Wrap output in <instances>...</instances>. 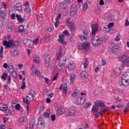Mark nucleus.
I'll list each match as a JSON object with an SVG mask.
<instances>
[{
  "label": "nucleus",
  "instance_id": "nucleus-1",
  "mask_svg": "<svg viewBox=\"0 0 129 129\" xmlns=\"http://www.w3.org/2000/svg\"><path fill=\"white\" fill-rule=\"evenodd\" d=\"M91 43L93 46H100L102 44V40L99 38L97 36L94 35Z\"/></svg>",
  "mask_w": 129,
  "mask_h": 129
},
{
  "label": "nucleus",
  "instance_id": "nucleus-2",
  "mask_svg": "<svg viewBox=\"0 0 129 129\" xmlns=\"http://www.w3.org/2000/svg\"><path fill=\"white\" fill-rule=\"evenodd\" d=\"M67 25L70 27V30L73 32L75 30V24H74V21H73V18H69L67 19Z\"/></svg>",
  "mask_w": 129,
  "mask_h": 129
},
{
  "label": "nucleus",
  "instance_id": "nucleus-3",
  "mask_svg": "<svg viewBox=\"0 0 129 129\" xmlns=\"http://www.w3.org/2000/svg\"><path fill=\"white\" fill-rule=\"evenodd\" d=\"M90 46V43L89 42H84L79 45V49L80 50H85V51H88L89 49V47Z\"/></svg>",
  "mask_w": 129,
  "mask_h": 129
},
{
  "label": "nucleus",
  "instance_id": "nucleus-4",
  "mask_svg": "<svg viewBox=\"0 0 129 129\" xmlns=\"http://www.w3.org/2000/svg\"><path fill=\"white\" fill-rule=\"evenodd\" d=\"M80 77L84 80L85 82H88L89 81L88 73L85 71H83L80 73Z\"/></svg>",
  "mask_w": 129,
  "mask_h": 129
},
{
  "label": "nucleus",
  "instance_id": "nucleus-5",
  "mask_svg": "<svg viewBox=\"0 0 129 129\" xmlns=\"http://www.w3.org/2000/svg\"><path fill=\"white\" fill-rule=\"evenodd\" d=\"M105 20L106 21H108V20H110V21H115L116 20V15L111 13H107L105 15Z\"/></svg>",
  "mask_w": 129,
  "mask_h": 129
},
{
  "label": "nucleus",
  "instance_id": "nucleus-6",
  "mask_svg": "<svg viewBox=\"0 0 129 129\" xmlns=\"http://www.w3.org/2000/svg\"><path fill=\"white\" fill-rule=\"evenodd\" d=\"M85 100H86V98L85 97H80L76 99V103L78 105H81L85 102Z\"/></svg>",
  "mask_w": 129,
  "mask_h": 129
},
{
  "label": "nucleus",
  "instance_id": "nucleus-7",
  "mask_svg": "<svg viewBox=\"0 0 129 129\" xmlns=\"http://www.w3.org/2000/svg\"><path fill=\"white\" fill-rule=\"evenodd\" d=\"M3 46H5L6 49H10L13 47V40H4L3 42Z\"/></svg>",
  "mask_w": 129,
  "mask_h": 129
},
{
  "label": "nucleus",
  "instance_id": "nucleus-8",
  "mask_svg": "<svg viewBox=\"0 0 129 129\" xmlns=\"http://www.w3.org/2000/svg\"><path fill=\"white\" fill-rule=\"evenodd\" d=\"M76 66L75 62L73 60H71L68 62L67 68L68 70H74V69H75Z\"/></svg>",
  "mask_w": 129,
  "mask_h": 129
},
{
  "label": "nucleus",
  "instance_id": "nucleus-9",
  "mask_svg": "<svg viewBox=\"0 0 129 129\" xmlns=\"http://www.w3.org/2000/svg\"><path fill=\"white\" fill-rule=\"evenodd\" d=\"M23 44L26 48H31V47H32V40L25 38L23 40Z\"/></svg>",
  "mask_w": 129,
  "mask_h": 129
},
{
  "label": "nucleus",
  "instance_id": "nucleus-10",
  "mask_svg": "<svg viewBox=\"0 0 129 129\" xmlns=\"http://www.w3.org/2000/svg\"><path fill=\"white\" fill-rule=\"evenodd\" d=\"M65 112V108L62 107H60L57 108V109L56 110V115L57 116H61L62 114H64Z\"/></svg>",
  "mask_w": 129,
  "mask_h": 129
},
{
  "label": "nucleus",
  "instance_id": "nucleus-11",
  "mask_svg": "<svg viewBox=\"0 0 129 129\" xmlns=\"http://www.w3.org/2000/svg\"><path fill=\"white\" fill-rule=\"evenodd\" d=\"M119 85L121 86H124V87H127L129 85V80H125L124 79H121V80L119 83Z\"/></svg>",
  "mask_w": 129,
  "mask_h": 129
},
{
  "label": "nucleus",
  "instance_id": "nucleus-12",
  "mask_svg": "<svg viewBox=\"0 0 129 129\" xmlns=\"http://www.w3.org/2000/svg\"><path fill=\"white\" fill-rule=\"evenodd\" d=\"M35 95V90H31L26 97L29 99V101H32L34 99V95Z\"/></svg>",
  "mask_w": 129,
  "mask_h": 129
},
{
  "label": "nucleus",
  "instance_id": "nucleus-13",
  "mask_svg": "<svg viewBox=\"0 0 129 129\" xmlns=\"http://www.w3.org/2000/svg\"><path fill=\"white\" fill-rule=\"evenodd\" d=\"M98 31V25L97 24H92V35H95Z\"/></svg>",
  "mask_w": 129,
  "mask_h": 129
},
{
  "label": "nucleus",
  "instance_id": "nucleus-14",
  "mask_svg": "<svg viewBox=\"0 0 129 129\" xmlns=\"http://www.w3.org/2000/svg\"><path fill=\"white\" fill-rule=\"evenodd\" d=\"M76 13H77V7L76 6H72L70 13L71 17H74V16L76 15Z\"/></svg>",
  "mask_w": 129,
  "mask_h": 129
},
{
  "label": "nucleus",
  "instance_id": "nucleus-15",
  "mask_svg": "<svg viewBox=\"0 0 129 129\" xmlns=\"http://www.w3.org/2000/svg\"><path fill=\"white\" fill-rule=\"evenodd\" d=\"M45 65L46 67H49L50 64V56L47 54L44 55Z\"/></svg>",
  "mask_w": 129,
  "mask_h": 129
},
{
  "label": "nucleus",
  "instance_id": "nucleus-16",
  "mask_svg": "<svg viewBox=\"0 0 129 129\" xmlns=\"http://www.w3.org/2000/svg\"><path fill=\"white\" fill-rule=\"evenodd\" d=\"M38 123L39 125L44 127L45 126V119L43 117H40L38 119Z\"/></svg>",
  "mask_w": 129,
  "mask_h": 129
},
{
  "label": "nucleus",
  "instance_id": "nucleus-17",
  "mask_svg": "<svg viewBox=\"0 0 129 129\" xmlns=\"http://www.w3.org/2000/svg\"><path fill=\"white\" fill-rule=\"evenodd\" d=\"M67 91H68V88H67V85L64 84L63 85L62 90V97L63 98H66V94L67 93Z\"/></svg>",
  "mask_w": 129,
  "mask_h": 129
},
{
  "label": "nucleus",
  "instance_id": "nucleus-18",
  "mask_svg": "<svg viewBox=\"0 0 129 129\" xmlns=\"http://www.w3.org/2000/svg\"><path fill=\"white\" fill-rule=\"evenodd\" d=\"M128 59H129V57H127L125 55L118 58L119 61H121L123 64H125V62Z\"/></svg>",
  "mask_w": 129,
  "mask_h": 129
},
{
  "label": "nucleus",
  "instance_id": "nucleus-19",
  "mask_svg": "<svg viewBox=\"0 0 129 129\" xmlns=\"http://www.w3.org/2000/svg\"><path fill=\"white\" fill-rule=\"evenodd\" d=\"M6 30L8 33L12 32V31H13V23H12V22L8 23L6 27Z\"/></svg>",
  "mask_w": 129,
  "mask_h": 129
},
{
  "label": "nucleus",
  "instance_id": "nucleus-20",
  "mask_svg": "<svg viewBox=\"0 0 129 129\" xmlns=\"http://www.w3.org/2000/svg\"><path fill=\"white\" fill-rule=\"evenodd\" d=\"M20 54V52L18 49H15L13 50L11 52V57H18Z\"/></svg>",
  "mask_w": 129,
  "mask_h": 129
},
{
  "label": "nucleus",
  "instance_id": "nucleus-21",
  "mask_svg": "<svg viewBox=\"0 0 129 129\" xmlns=\"http://www.w3.org/2000/svg\"><path fill=\"white\" fill-rule=\"evenodd\" d=\"M8 109V105L2 103L0 104V110L5 112Z\"/></svg>",
  "mask_w": 129,
  "mask_h": 129
},
{
  "label": "nucleus",
  "instance_id": "nucleus-22",
  "mask_svg": "<svg viewBox=\"0 0 129 129\" xmlns=\"http://www.w3.org/2000/svg\"><path fill=\"white\" fill-rule=\"evenodd\" d=\"M59 67H60V69H56L57 72H60V71H61L62 69L65 67V63L62 62V61H61V60H60L59 62Z\"/></svg>",
  "mask_w": 129,
  "mask_h": 129
},
{
  "label": "nucleus",
  "instance_id": "nucleus-23",
  "mask_svg": "<svg viewBox=\"0 0 129 129\" xmlns=\"http://www.w3.org/2000/svg\"><path fill=\"white\" fill-rule=\"evenodd\" d=\"M31 71L32 73H35L38 77H41V72L38 70L34 69V67L31 68Z\"/></svg>",
  "mask_w": 129,
  "mask_h": 129
},
{
  "label": "nucleus",
  "instance_id": "nucleus-24",
  "mask_svg": "<svg viewBox=\"0 0 129 129\" xmlns=\"http://www.w3.org/2000/svg\"><path fill=\"white\" fill-rule=\"evenodd\" d=\"M98 107L99 106L100 107H102V106H104V103L101 100H97L95 102V104Z\"/></svg>",
  "mask_w": 129,
  "mask_h": 129
},
{
  "label": "nucleus",
  "instance_id": "nucleus-25",
  "mask_svg": "<svg viewBox=\"0 0 129 129\" xmlns=\"http://www.w3.org/2000/svg\"><path fill=\"white\" fill-rule=\"evenodd\" d=\"M59 39H58V43H61L62 45H66L67 43L64 41V36H59Z\"/></svg>",
  "mask_w": 129,
  "mask_h": 129
},
{
  "label": "nucleus",
  "instance_id": "nucleus-26",
  "mask_svg": "<svg viewBox=\"0 0 129 129\" xmlns=\"http://www.w3.org/2000/svg\"><path fill=\"white\" fill-rule=\"evenodd\" d=\"M5 112H6V115H14L15 113L13 110H11L8 108Z\"/></svg>",
  "mask_w": 129,
  "mask_h": 129
},
{
  "label": "nucleus",
  "instance_id": "nucleus-27",
  "mask_svg": "<svg viewBox=\"0 0 129 129\" xmlns=\"http://www.w3.org/2000/svg\"><path fill=\"white\" fill-rule=\"evenodd\" d=\"M75 113V110L74 109L70 108L69 112L67 113V116H72V115H74Z\"/></svg>",
  "mask_w": 129,
  "mask_h": 129
},
{
  "label": "nucleus",
  "instance_id": "nucleus-28",
  "mask_svg": "<svg viewBox=\"0 0 129 129\" xmlns=\"http://www.w3.org/2000/svg\"><path fill=\"white\" fill-rule=\"evenodd\" d=\"M17 21L19 22L21 24H23L24 22H25L24 18H22V16L21 15H16V16Z\"/></svg>",
  "mask_w": 129,
  "mask_h": 129
},
{
  "label": "nucleus",
  "instance_id": "nucleus-29",
  "mask_svg": "<svg viewBox=\"0 0 129 129\" xmlns=\"http://www.w3.org/2000/svg\"><path fill=\"white\" fill-rule=\"evenodd\" d=\"M33 61L34 62V63H37V64H39L40 63V57L38 55H34Z\"/></svg>",
  "mask_w": 129,
  "mask_h": 129
},
{
  "label": "nucleus",
  "instance_id": "nucleus-30",
  "mask_svg": "<svg viewBox=\"0 0 129 129\" xmlns=\"http://www.w3.org/2000/svg\"><path fill=\"white\" fill-rule=\"evenodd\" d=\"M61 56H62V47H60L59 48L58 53L56 56L57 61H59V59H60V58Z\"/></svg>",
  "mask_w": 129,
  "mask_h": 129
},
{
  "label": "nucleus",
  "instance_id": "nucleus-31",
  "mask_svg": "<svg viewBox=\"0 0 129 129\" xmlns=\"http://www.w3.org/2000/svg\"><path fill=\"white\" fill-rule=\"evenodd\" d=\"M120 73H121V70L119 68H116L114 70V74L116 76H118L120 75Z\"/></svg>",
  "mask_w": 129,
  "mask_h": 129
},
{
  "label": "nucleus",
  "instance_id": "nucleus-32",
  "mask_svg": "<svg viewBox=\"0 0 129 129\" xmlns=\"http://www.w3.org/2000/svg\"><path fill=\"white\" fill-rule=\"evenodd\" d=\"M36 124V121H35V119H32L30 121L29 123V129H33V127H34V125Z\"/></svg>",
  "mask_w": 129,
  "mask_h": 129
},
{
  "label": "nucleus",
  "instance_id": "nucleus-33",
  "mask_svg": "<svg viewBox=\"0 0 129 129\" xmlns=\"http://www.w3.org/2000/svg\"><path fill=\"white\" fill-rule=\"evenodd\" d=\"M78 95H79V91L77 90H76L72 93V97H74V98H75V97H77Z\"/></svg>",
  "mask_w": 129,
  "mask_h": 129
},
{
  "label": "nucleus",
  "instance_id": "nucleus-34",
  "mask_svg": "<svg viewBox=\"0 0 129 129\" xmlns=\"http://www.w3.org/2000/svg\"><path fill=\"white\" fill-rule=\"evenodd\" d=\"M122 79L129 80V72L125 73L122 76Z\"/></svg>",
  "mask_w": 129,
  "mask_h": 129
},
{
  "label": "nucleus",
  "instance_id": "nucleus-35",
  "mask_svg": "<svg viewBox=\"0 0 129 129\" xmlns=\"http://www.w3.org/2000/svg\"><path fill=\"white\" fill-rule=\"evenodd\" d=\"M111 49L113 53H116L117 52V46L114 44L112 45Z\"/></svg>",
  "mask_w": 129,
  "mask_h": 129
},
{
  "label": "nucleus",
  "instance_id": "nucleus-36",
  "mask_svg": "<svg viewBox=\"0 0 129 129\" xmlns=\"http://www.w3.org/2000/svg\"><path fill=\"white\" fill-rule=\"evenodd\" d=\"M6 8H7V5L4 3H2L1 4V8L0 9V11L1 12H5L6 11Z\"/></svg>",
  "mask_w": 129,
  "mask_h": 129
},
{
  "label": "nucleus",
  "instance_id": "nucleus-37",
  "mask_svg": "<svg viewBox=\"0 0 129 129\" xmlns=\"http://www.w3.org/2000/svg\"><path fill=\"white\" fill-rule=\"evenodd\" d=\"M28 120V118L27 117L24 116V117H21L19 120V122H25Z\"/></svg>",
  "mask_w": 129,
  "mask_h": 129
},
{
  "label": "nucleus",
  "instance_id": "nucleus-38",
  "mask_svg": "<svg viewBox=\"0 0 129 129\" xmlns=\"http://www.w3.org/2000/svg\"><path fill=\"white\" fill-rule=\"evenodd\" d=\"M83 64L84 65V68H86L88 66V60L87 58H85L83 61Z\"/></svg>",
  "mask_w": 129,
  "mask_h": 129
},
{
  "label": "nucleus",
  "instance_id": "nucleus-39",
  "mask_svg": "<svg viewBox=\"0 0 129 129\" xmlns=\"http://www.w3.org/2000/svg\"><path fill=\"white\" fill-rule=\"evenodd\" d=\"M24 12L27 15H30L31 14V8L30 7H26L24 9Z\"/></svg>",
  "mask_w": 129,
  "mask_h": 129
},
{
  "label": "nucleus",
  "instance_id": "nucleus-40",
  "mask_svg": "<svg viewBox=\"0 0 129 129\" xmlns=\"http://www.w3.org/2000/svg\"><path fill=\"white\" fill-rule=\"evenodd\" d=\"M6 18V14L4 13V12L2 11L0 12V20L4 21Z\"/></svg>",
  "mask_w": 129,
  "mask_h": 129
},
{
  "label": "nucleus",
  "instance_id": "nucleus-41",
  "mask_svg": "<svg viewBox=\"0 0 129 129\" xmlns=\"http://www.w3.org/2000/svg\"><path fill=\"white\" fill-rule=\"evenodd\" d=\"M50 110H47V112H45L43 114V116L44 117H45V118H49V117H50Z\"/></svg>",
  "mask_w": 129,
  "mask_h": 129
},
{
  "label": "nucleus",
  "instance_id": "nucleus-42",
  "mask_svg": "<svg viewBox=\"0 0 129 129\" xmlns=\"http://www.w3.org/2000/svg\"><path fill=\"white\" fill-rule=\"evenodd\" d=\"M45 32H48V33H51L52 31H53V29H52V28L50 26H46L45 27Z\"/></svg>",
  "mask_w": 129,
  "mask_h": 129
},
{
  "label": "nucleus",
  "instance_id": "nucleus-43",
  "mask_svg": "<svg viewBox=\"0 0 129 129\" xmlns=\"http://www.w3.org/2000/svg\"><path fill=\"white\" fill-rule=\"evenodd\" d=\"M8 77V73H4L2 76L1 77V79L4 81H6L7 80V78Z\"/></svg>",
  "mask_w": 129,
  "mask_h": 129
},
{
  "label": "nucleus",
  "instance_id": "nucleus-44",
  "mask_svg": "<svg viewBox=\"0 0 129 129\" xmlns=\"http://www.w3.org/2000/svg\"><path fill=\"white\" fill-rule=\"evenodd\" d=\"M92 111H94V112H97L98 111V107L96 104L93 106Z\"/></svg>",
  "mask_w": 129,
  "mask_h": 129
},
{
  "label": "nucleus",
  "instance_id": "nucleus-45",
  "mask_svg": "<svg viewBox=\"0 0 129 129\" xmlns=\"http://www.w3.org/2000/svg\"><path fill=\"white\" fill-rule=\"evenodd\" d=\"M75 79V75L71 74L70 76V80L71 83H72L74 81Z\"/></svg>",
  "mask_w": 129,
  "mask_h": 129
},
{
  "label": "nucleus",
  "instance_id": "nucleus-46",
  "mask_svg": "<svg viewBox=\"0 0 129 129\" xmlns=\"http://www.w3.org/2000/svg\"><path fill=\"white\" fill-rule=\"evenodd\" d=\"M83 34L87 38L90 37V31L89 30H88L87 31H84Z\"/></svg>",
  "mask_w": 129,
  "mask_h": 129
},
{
  "label": "nucleus",
  "instance_id": "nucleus-47",
  "mask_svg": "<svg viewBox=\"0 0 129 129\" xmlns=\"http://www.w3.org/2000/svg\"><path fill=\"white\" fill-rule=\"evenodd\" d=\"M8 69H9V72H10V73L11 72H13V71H15L16 70L15 69V68H14V67H13V66H12V65H10L8 66Z\"/></svg>",
  "mask_w": 129,
  "mask_h": 129
},
{
  "label": "nucleus",
  "instance_id": "nucleus-48",
  "mask_svg": "<svg viewBox=\"0 0 129 129\" xmlns=\"http://www.w3.org/2000/svg\"><path fill=\"white\" fill-rule=\"evenodd\" d=\"M19 44H20V42L18 40L16 41H15L14 42V41H13L12 47H18L19 46Z\"/></svg>",
  "mask_w": 129,
  "mask_h": 129
},
{
  "label": "nucleus",
  "instance_id": "nucleus-49",
  "mask_svg": "<svg viewBox=\"0 0 129 129\" xmlns=\"http://www.w3.org/2000/svg\"><path fill=\"white\" fill-rule=\"evenodd\" d=\"M87 9H88V4H87V3H86L84 4L83 6L82 11H86Z\"/></svg>",
  "mask_w": 129,
  "mask_h": 129
},
{
  "label": "nucleus",
  "instance_id": "nucleus-50",
  "mask_svg": "<svg viewBox=\"0 0 129 129\" xmlns=\"http://www.w3.org/2000/svg\"><path fill=\"white\" fill-rule=\"evenodd\" d=\"M101 109L103 112H105L106 111H108V107H105L104 106L101 107Z\"/></svg>",
  "mask_w": 129,
  "mask_h": 129
},
{
  "label": "nucleus",
  "instance_id": "nucleus-51",
  "mask_svg": "<svg viewBox=\"0 0 129 129\" xmlns=\"http://www.w3.org/2000/svg\"><path fill=\"white\" fill-rule=\"evenodd\" d=\"M38 43H39V38H36L32 41V44H33V45H37L38 44Z\"/></svg>",
  "mask_w": 129,
  "mask_h": 129
},
{
  "label": "nucleus",
  "instance_id": "nucleus-52",
  "mask_svg": "<svg viewBox=\"0 0 129 129\" xmlns=\"http://www.w3.org/2000/svg\"><path fill=\"white\" fill-rule=\"evenodd\" d=\"M3 53H4V47L2 46L1 47V49H0V57H1V58H3V57H4Z\"/></svg>",
  "mask_w": 129,
  "mask_h": 129
},
{
  "label": "nucleus",
  "instance_id": "nucleus-53",
  "mask_svg": "<svg viewBox=\"0 0 129 129\" xmlns=\"http://www.w3.org/2000/svg\"><path fill=\"white\" fill-rule=\"evenodd\" d=\"M10 73L12 77L14 78H16V77H17V72H16V70L13 72H11Z\"/></svg>",
  "mask_w": 129,
  "mask_h": 129
},
{
  "label": "nucleus",
  "instance_id": "nucleus-54",
  "mask_svg": "<svg viewBox=\"0 0 129 129\" xmlns=\"http://www.w3.org/2000/svg\"><path fill=\"white\" fill-rule=\"evenodd\" d=\"M24 31V26L20 25L19 26V33H23Z\"/></svg>",
  "mask_w": 129,
  "mask_h": 129
},
{
  "label": "nucleus",
  "instance_id": "nucleus-55",
  "mask_svg": "<svg viewBox=\"0 0 129 129\" xmlns=\"http://www.w3.org/2000/svg\"><path fill=\"white\" fill-rule=\"evenodd\" d=\"M59 25H60V21L55 20V22L54 23V27H55V28H58Z\"/></svg>",
  "mask_w": 129,
  "mask_h": 129
},
{
  "label": "nucleus",
  "instance_id": "nucleus-56",
  "mask_svg": "<svg viewBox=\"0 0 129 129\" xmlns=\"http://www.w3.org/2000/svg\"><path fill=\"white\" fill-rule=\"evenodd\" d=\"M103 30L105 31V33H107L110 31V29L108 28V26L104 27Z\"/></svg>",
  "mask_w": 129,
  "mask_h": 129
},
{
  "label": "nucleus",
  "instance_id": "nucleus-57",
  "mask_svg": "<svg viewBox=\"0 0 129 129\" xmlns=\"http://www.w3.org/2000/svg\"><path fill=\"white\" fill-rule=\"evenodd\" d=\"M107 26H108V28L110 29H111V28H112L113 27V26H114V23L113 22H111V23H109Z\"/></svg>",
  "mask_w": 129,
  "mask_h": 129
},
{
  "label": "nucleus",
  "instance_id": "nucleus-58",
  "mask_svg": "<svg viewBox=\"0 0 129 129\" xmlns=\"http://www.w3.org/2000/svg\"><path fill=\"white\" fill-rule=\"evenodd\" d=\"M80 38L81 41H85V40H86V38L87 37L84 35H80Z\"/></svg>",
  "mask_w": 129,
  "mask_h": 129
},
{
  "label": "nucleus",
  "instance_id": "nucleus-59",
  "mask_svg": "<svg viewBox=\"0 0 129 129\" xmlns=\"http://www.w3.org/2000/svg\"><path fill=\"white\" fill-rule=\"evenodd\" d=\"M50 118L52 121H55V120H56V116L55 115V114H52L51 115Z\"/></svg>",
  "mask_w": 129,
  "mask_h": 129
},
{
  "label": "nucleus",
  "instance_id": "nucleus-60",
  "mask_svg": "<svg viewBox=\"0 0 129 129\" xmlns=\"http://www.w3.org/2000/svg\"><path fill=\"white\" fill-rule=\"evenodd\" d=\"M30 101V100L28 98L26 97V98H23V102L24 103H27V104H29V102Z\"/></svg>",
  "mask_w": 129,
  "mask_h": 129
},
{
  "label": "nucleus",
  "instance_id": "nucleus-61",
  "mask_svg": "<svg viewBox=\"0 0 129 129\" xmlns=\"http://www.w3.org/2000/svg\"><path fill=\"white\" fill-rule=\"evenodd\" d=\"M91 104H92L90 102H88L86 103V104L85 105V108H88V107H89V106H91Z\"/></svg>",
  "mask_w": 129,
  "mask_h": 129
},
{
  "label": "nucleus",
  "instance_id": "nucleus-62",
  "mask_svg": "<svg viewBox=\"0 0 129 129\" xmlns=\"http://www.w3.org/2000/svg\"><path fill=\"white\" fill-rule=\"evenodd\" d=\"M115 91L117 94H120V93H122V91H121V89H116Z\"/></svg>",
  "mask_w": 129,
  "mask_h": 129
},
{
  "label": "nucleus",
  "instance_id": "nucleus-63",
  "mask_svg": "<svg viewBox=\"0 0 129 129\" xmlns=\"http://www.w3.org/2000/svg\"><path fill=\"white\" fill-rule=\"evenodd\" d=\"M65 4H66V3H65L64 2L60 3V7L61 9H64V8H65Z\"/></svg>",
  "mask_w": 129,
  "mask_h": 129
},
{
  "label": "nucleus",
  "instance_id": "nucleus-64",
  "mask_svg": "<svg viewBox=\"0 0 129 129\" xmlns=\"http://www.w3.org/2000/svg\"><path fill=\"white\" fill-rule=\"evenodd\" d=\"M58 74H59V73H56V75L53 77L52 78V81H55V80H57V78H58Z\"/></svg>",
  "mask_w": 129,
  "mask_h": 129
}]
</instances>
